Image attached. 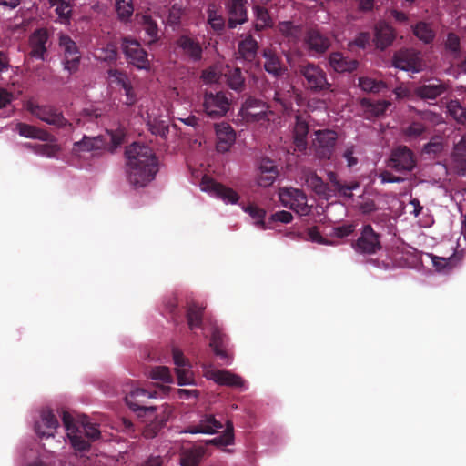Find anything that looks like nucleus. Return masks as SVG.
Returning <instances> with one entry per match:
<instances>
[{
	"instance_id": "28",
	"label": "nucleus",
	"mask_w": 466,
	"mask_h": 466,
	"mask_svg": "<svg viewBox=\"0 0 466 466\" xmlns=\"http://www.w3.org/2000/svg\"><path fill=\"white\" fill-rule=\"evenodd\" d=\"M51 7L57 15V22L63 25H69L72 15V5L66 0H48Z\"/></svg>"
},
{
	"instance_id": "22",
	"label": "nucleus",
	"mask_w": 466,
	"mask_h": 466,
	"mask_svg": "<svg viewBox=\"0 0 466 466\" xmlns=\"http://www.w3.org/2000/svg\"><path fill=\"white\" fill-rule=\"evenodd\" d=\"M48 35L45 29H38L35 31L29 39L31 47V56L37 59H44L46 52V44L47 42Z\"/></svg>"
},
{
	"instance_id": "50",
	"label": "nucleus",
	"mask_w": 466,
	"mask_h": 466,
	"mask_svg": "<svg viewBox=\"0 0 466 466\" xmlns=\"http://www.w3.org/2000/svg\"><path fill=\"white\" fill-rule=\"evenodd\" d=\"M448 112L453 118L460 122L466 121V107H462L458 101H451L447 106Z\"/></svg>"
},
{
	"instance_id": "7",
	"label": "nucleus",
	"mask_w": 466,
	"mask_h": 466,
	"mask_svg": "<svg viewBox=\"0 0 466 466\" xmlns=\"http://www.w3.org/2000/svg\"><path fill=\"white\" fill-rule=\"evenodd\" d=\"M122 49L127 59L137 68L142 70L150 69V61L147 52L141 47L139 42L134 39L124 38Z\"/></svg>"
},
{
	"instance_id": "6",
	"label": "nucleus",
	"mask_w": 466,
	"mask_h": 466,
	"mask_svg": "<svg viewBox=\"0 0 466 466\" xmlns=\"http://www.w3.org/2000/svg\"><path fill=\"white\" fill-rule=\"evenodd\" d=\"M173 361L175 364V372L177 375V384L179 386H195L197 385L195 373L192 370V365L184 356L183 352L175 348L172 350Z\"/></svg>"
},
{
	"instance_id": "13",
	"label": "nucleus",
	"mask_w": 466,
	"mask_h": 466,
	"mask_svg": "<svg viewBox=\"0 0 466 466\" xmlns=\"http://www.w3.org/2000/svg\"><path fill=\"white\" fill-rule=\"evenodd\" d=\"M300 73L305 77L309 87L312 90L329 88L325 72L319 66L308 64L300 66Z\"/></svg>"
},
{
	"instance_id": "61",
	"label": "nucleus",
	"mask_w": 466,
	"mask_h": 466,
	"mask_svg": "<svg viewBox=\"0 0 466 466\" xmlns=\"http://www.w3.org/2000/svg\"><path fill=\"white\" fill-rule=\"evenodd\" d=\"M148 125L152 133L159 135L161 137H165L166 134L168 132V127L165 121H159L156 124L149 122Z\"/></svg>"
},
{
	"instance_id": "47",
	"label": "nucleus",
	"mask_w": 466,
	"mask_h": 466,
	"mask_svg": "<svg viewBox=\"0 0 466 466\" xmlns=\"http://www.w3.org/2000/svg\"><path fill=\"white\" fill-rule=\"evenodd\" d=\"M208 23L214 30H221L224 27V19L215 5H209L208 9Z\"/></svg>"
},
{
	"instance_id": "56",
	"label": "nucleus",
	"mask_w": 466,
	"mask_h": 466,
	"mask_svg": "<svg viewBox=\"0 0 466 466\" xmlns=\"http://www.w3.org/2000/svg\"><path fill=\"white\" fill-rule=\"evenodd\" d=\"M356 225L349 223L332 228L329 235L334 238H343L350 236L355 229Z\"/></svg>"
},
{
	"instance_id": "48",
	"label": "nucleus",
	"mask_w": 466,
	"mask_h": 466,
	"mask_svg": "<svg viewBox=\"0 0 466 466\" xmlns=\"http://www.w3.org/2000/svg\"><path fill=\"white\" fill-rule=\"evenodd\" d=\"M246 213H248L250 218L253 219V222L256 226H259L263 228L264 226V218L266 216V211L262 208H258L254 205H249L243 208Z\"/></svg>"
},
{
	"instance_id": "2",
	"label": "nucleus",
	"mask_w": 466,
	"mask_h": 466,
	"mask_svg": "<svg viewBox=\"0 0 466 466\" xmlns=\"http://www.w3.org/2000/svg\"><path fill=\"white\" fill-rule=\"evenodd\" d=\"M156 392H150L142 388H135L126 397V402L133 410L143 411V416L150 421L144 430L147 438L156 436L160 427L169 419L171 409L168 406H161L156 414L155 407H144L147 399L156 398ZM142 416V414H140Z\"/></svg>"
},
{
	"instance_id": "45",
	"label": "nucleus",
	"mask_w": 466,
	"mask_h": 466,
	"mask_svg": "<svg viewBox=\"0 0 466 466\" xmlns=\"http://www.w3.org/2000/svg\"><path fill=\"white\" fill-rule=\"evenodd\" d=\"M129 81L128 76L124 72L116 69H110L107 72V82L110 86L123 88Z\"/></svg>"
},
{
	"instance_id": "35",
	"label": "nucleus",
	"mask_w": 466,
	"mask_h": 466,
	"mask_svg": "<svg viewBox=\"0 0 466 466\" xmlns=\"http://www.w3.org/2000/svg\"><path fill=\"white\" fill-rule=\"evenodd\" d=\"M445 90L444 86L439 83H430L423 85L416 90L418 96L425 99H434L443 93Z\"/></svg>"
},
{
	"instance_id": "52",
	"label": "nucleus",
	"mask_w": 466,
	"mask_h": 466,
	"mask_svg": "<svg viewBox=\"0 0 466 466\" xmlns=\"http://www.w3.org/2000/svg\"><path fill=\"white\" fill-rule=\"evenodd\" d=\"M203 308L197 305H191L188 309V325L191 329L200 325L202 319Z\"/></svg>"
},
{
	"instance_id": "30",
	"label": "nucleus",
	"mask_w": 466,
	"mask_h": 466,
	"mask_svg": "<svg viewBox=\"0 0 466 466\" xmlns=\"http://www.w3.org/2000/svg\"><path fill=\"white\" fill-rule=\"evenodd\" d=\"M177 45L184 54L190 58L198 60L201 57L202 48L194 39L188 36H181L177 41Z\"/></svg>"
},
{
	"instance_id": "5",
	"label": "nucleus",
	"mask_w": 466,
	"mask_h": 466,
	"mask_svg": "<svg viewBox=\"0 0 466 466\" xmlns=\"http://www.w3.org/2000/svg\"><path fill=\"white\" fill-rule=\"evenodd\" d=\"M83 434L90 441H95L99 438L100 431L96 425L89 420H83L77 428V432H75L73 428L67 426V436L76 451H83L89 446L88 442L82 439Z\"/></svg>"
},
{
	"instance_id": "24",
	"label": "nucleus",
	"mask_w": 466,
	"mask_h": 466,
	"mask_svg": "<svg viewBox=\"0 0 466 466\" xmlns=\"http://www.w3.org/2000/svg\"><path fill=\"white\" fill-rule=\"evenodd\" d=\"M227 7L228 10L230 27H234L247 20V13L243 0H229Z\"/></svg>"
},
{
	"instance_id": "4",
	"label": "nucleus",
	"mask_w": 466,
	"mask_h": 466,
	"mask_svg": "<svg viewBox=\"0 0 466 466\" xmlns=\"http://www.w3.org/2000/svg\"><path fill=\"white\" fill-rule=\"evenodd\" d=\"M279 198L284 207L289 208L300 216H306L310 211L307 198L299 189L282 187L279 190Z\"/></svg>"
},
{
	"instance_id": "10",
	"label": "nucleus",
	"mask_w": 466,
	"mask_h": 466,
	"mask_svg": "<svg viewBox=\"0 0 466 466\" xmlns=\"http://www.w3.org/2000/svg\"><path fill=\"white\" fill-rule=\"evenodd\" d=\"M203 375L206 379L213 380L219 385L236 388L245 387L244 380L237 374L229 370H217L211 365H203Z\"/></svg>"
},
{
	"instance_id": "33",
	"label": "nucleus",
	"mask_w": 466,
	"mask_h": 466,
	"mask_svg": "<svg viewBox=\"0 0 466 466\" xmlns=\"http://www.w3.org/2000/svg\"><path fill=\"white\" fill-rule=\"evenodd\" d=\"M221 425L212 416H207L200 421L198 426L189 428L187 432L212 434Z\"/></svg>"
},
{
	"instance_id": "57",
	"label": "nucleus",
	"mask_w": 466,
	"mask_h": 466,
	"mask_svg": "<svg viewBox=\"0 0 466 466\" xmlns=\"http://www.w3.org/2000/svg\"><path fill=\"white\" fill-rule=\"evenodd\" d=\"M334 187L338 192L346 198L351 197V191L359 188L360 185L358 182H350L348 185H341L339 181H334Z\"/></svg>"
},
{
	"instance_id": "53",
	"label": "nucleus",
	"mask_w": 466,
	"mask_h": 466,
	"mask_svg": "<svg viewBox=\"0 0 466 466\" xmlns=\"http://www.w3.org/2000/svg\"><path fill=\"white\" fill-rule=\"evenodd\" d=\"M97 56L106 62L116 61L117 58L116 46L114 44H107L106 46L100 48Z\"/></svg>"
},
{
	"instance_id": "58",
	"label": "nucleus",
	"mask_w": 466,
	"mask_h": 466,
	"mask_svg": "<svg viewBox=\"0 0 466 466\" xmlns=\"http://www.w3.org/2000/svg\"><path fill=\"white\" fill-rule=\"evenodd\" d=\"M30 466H64V464L60 460H56L53 454H46Z\"/></svg>"
},
{
	"instance_id": "60",
	"label": "nucleus",
	"mask_w": 466,
	"mask_h": 466,
	"mask_svg": "<svg viewBox=\"0 0 466 466\" xmlns=\"http://www.w3.org/2000/svg\"><path fill=\"white\" fill-rule=\"evenodd\" d=\"M459 45L460 42L458 36L454 34H449L445 43L446 49L451 51L452 54L457 55Z\"/></svg>"
},
{
	"instance_id": "8",
	"label": "nucleus",
	"mask_w": 466,
	"mask_h": 466,
	"mask_svg": "<svg viewBox=\"0 0 466 466\" xmlns=\"http://www.w3.org/2000/svg\"><path fill=\"white\" fill-rule=\"evenodd\" d=\"M203 107L211 117H221L230 108V101L223 92H207L204 95Z\"/></svg>"
},
{
	"instance_id": "63",
	"label": "nucleus",
	"mask_w": 466,
	"mask_h": 466,
	"mask_svg": "<svg viewBox=\"0 0 466 466\" xmlns=\"http://www.w3.org/2000/svg\"><path fill=\"white\" fill-rule=\"evenodd\" d=\"M271 219L273 221H279L281 223L287 224L292 221L293 216L290 212L283 210L274 213L271 216Z\"/></svg>"
},
{
	"instance_id": "27",
	"label": "nucleus",
	"mask_w": 466,
	"mask_h": 466,
	"mask_svg": "<svg viewBox=\"0 0 466 466\" xmlns=\"http://www.w3.org/2000/svg\"><path fill=\"white\" fill-rule=\"evenodd\" d=\"M394 39L392 28L386 23L380 22L375 27V43L376 46L384 49L391 44Z\"/></svg>"
},
{
	"instance_id": "15",
	"label": "nucleus",
	"mask_w": 466,
	"mask_h": 466,
	"mask_svg": "<svg viewBox=\"0 0 466 466\" xmlns=\"http://www.w3.org/2000/svg\"><path fill=\"white\" fill-rule=\"evenodd\" d=\"M200 188L211 196L221 198L225 203L235 204L238 200V196L234 190L225 187L208 177H203Z\"/></svg>"
},
{
	"instance_id": "49",
	"label": "nucleus",
	"mask_w": 466,
	"mask_h": 466,
	"mask_svg": "<svg viewBox=\"0 0 466 466\" xmlns=\"http://www.w3.org/2000/svg\"><path fill=\"white\" fill-rule=\"evenodd\" d=\"M362 106L366 108V111L371 115L379 116L385 112L390 103L387 101H379L377 103H371L370 100L363 99Z\"/></svg>"
},
{
	"instance_id": "38",
	"label": "nucleus",
	"mask_w": 466,
	"mask_h": 466,
	"mask_svg": "<svg viewBox=\"0 0 466 466\" xmlns=\"http://www.w3.org/2000/svg\"><path fill=\"white\" fill-rule=\"evenodd\" d=\"M308 186L313 189L318 195L322 198L329 199L330 197L329 189L328 186L316 174H310L307 180Z\"/></svg>"
},
{
	"instance_id": "42",
	"label": "nucleus",
	"mask_w": 466,
	"mask_h": 466,
	"mask_svg": "<svg viewBox=\"0 0 466 466\" xmlns=\"http://www.w3.org/2000/svg\"><path fill=\"white\" fill-rule=\"evenodd\" d=\"M238 50L244 59L251 61L257 51V43L252 38H247L239 44Z\"/></svg>"
},
{
	"instance_id": "37",
	"label": "nucleus",
	"mask_w": 466,
	"mask_h": 466,
	"mask_svg": "<svg viewBox=\"0 0 466 466\" xmlns=\"http://www.w3.org/2000/svg\"><path fill=\"white\" fill-rule=\"evenodd\" d=\"M139 23L143 25V29L145 30L147 36V44H153L157 42L158 39V29L157 24L148 15H146L140 17Z\"/></svg>"
},
{
	"instance_id": "29",
	"label": "nucleus",
	"mask_w": 466,
	"mask_h": 466,
	"mask_svg": "<svg viewBox=\"0 0 466 466\" xmlns=\"http://www.w3.org/2000/svg\"><path fill=\"white\" fill-rule=\"evenodd\" d=\"M329 65L334 71L339 73L351 72L358 66L357 61L348 59L340 53H332L330 55Z\"/></svg>"
},
{
	"instance_id": "43",
	"label": "nucleus",
	"mask_w": 466,
	"mask_h": 466,
	"mask_svg": "<svg viewBox=\"0 0 466 466\" xmlns=\"http://www.w3.org/2000/svg\"><path fill=\"white\" fill-rule=\"evenodd\" d=\"M255 27L257 30H262L272 25L273 22L268 11L262 7L255 8Z\"/></svg>"
},
{
	"instance_id": "18",
	"label": "nucleus",
	"mask_w": 466,
	"mask_h": 466,
	"mask_svg": "<svg viewBox=\"0 0 466 466\" xmlns=\"http://www.w3.org/2000/svg\"><path fill=\"white\" fill-rule=\"evenodd\" d=\"M380 248L379 237L370 226H365L358 238L355 248L363 253H375Z\"/></svg>"
},
{
	"instance_id": "32",
	"label": "nucleus",
	"mask_w": 466,
	"mask_h": 466,
	"mask_svg": "<svg viewBox=\"0 0 466 466\" xmlns=\"http://www.w3.org/2000/svg\"><path fill=\"white\" fill-rule=\"evenodd\" d=\"M204 454L202 448H192L185 450L181 453L180 466H198Z\"/></svg>"
},
{
	"instance_id": "17",
	"label": "nucleus",
	"mask_w": 466,
	"mask_h": 466,
	"mask_svg": "<svg viewBox=\"0 0 466 466\" xmlns=\"http://www.w3.org/2000/svg\"><path fill=\"white\" fill-rule=\"evenodd\" d=\"M268 106L255 99H248L241 107L240 115L246 122H258L267 116Z\"/></svg>"
},
{
	"instance_id": "46",
	"label": "nucleus",
	"mask_w": 466,
	"mask_h": 466,
	"mask_svg": "<svg viewBox=\"0 0 466 466\" xmlns=\"http://www.w3.org/2000/svg\"><path fill=\"white\" fill-rule=\"evenodd\" d=\"M359 86L363 91L371 93H379L386 87L383 82L370 77H360Z\"/></svg>"
},
{
	"instance_id": "59",
	"label": "nucleus",
	"mask_w": 466,
	"mask_h": 466,
	"mask_svg": "<svg viewBox=\"0 0 466 466\" xmlns=\"http://www.w3.org/2000/svg\"><path fill=\"white\" fill-rule=\"evenodd\" d=\"M443 149V142L441 137L432 138L424 147V151L428 154H437Z\"/></svg>"
},
{
	"instance_id": "23",
	"label": "nucleus",
	"mask_w": 466,
	"mask_h": 466,
	"mask_svg": "<svg viewBox=\"0 0 466 466\" xmlns=\"http://www.w3.org/2000/svg\"><path fill=\"white\" fill-rule=\"evenodd\" d=\"M451 167L458 174H464L466 172V138L463 137L455 146L452 154Z\"/></svg>"
},
{
	"instance_id": "40",
	"label": "nucleus",
	"mask_w": 466,
	"mask_h": 466,
	"mask_svg": "<svg viewBox=\"0 0 466 466\" xmlns=\"http://www.w3.org/2000/svg\"><path fill=\"white\" fill-rule=\"evenodd\" d=\"M148 377L154 380L160 381L162 383H172L173 376L170 372V370L167 367L158 366L153 368L149 373Z\"/></svg>"
},
{
	"instance_id": "16",
	"label": "nucleus",
	"mask_w": 466,
	"mask_h": 466,
	"mask_svg": "<svg viewBox=\"0 0 466 466\" xmlns=\"http://www.w3.org/2000/svg\"><path fill=\"white\" fill-rule=\"evenodd\" d=\"M279 176V171L274 162L268 158L260 160L256 176V183L259 187L271 186Z\"/></svg>"
},
{
	"instance_id": "12",
	"label": "nucleus",
	"mask_w": 466,
	"mask_h": 466,
	"mask_svg": "<svg viewBox=\"0 0 466 466\" xmlns=\"http://www.w3.org/2000/svg\"><path fill=\"white\" fill-rule=\"evenodd\" d=\"M393 64L395 67L407 72L418 73L424 68L420 54L413 50H404L397 53Z\"/></svg>"
},
{
	"instance_id": "31",
	"label": "nucleus",
	"mask_w": 466,
	"mask_h": 466,
	"mask_svg": "<svg viewBox=\"0 0 466 466\" xmlns=\"http://www.w3.org/2000/svg\"><path fill=\"white\" fill-rule=\"evenodd\" d=\"M16 130L20 136L26 138L39 139L41 141H49L50 139L48 133L30 125L19 123L16 126Z\"/></svg>"
},
{
	"instance_id": "54",
	"label": "nucleus",
	"mask_w": 466,
	"mask_h": 466,
	"mask_svg": "<svg viewBox=\"0 0 466 466\" xmlns=\"http://www.w3.org/2000/svg\"><path fill=\"white\" fill-rule=\"evenodd\" d=\"M233 427L232 425H228L227 430L221 437L214 438L209 442L218 445V446H227L233 443Z\"/></svg>"
},
{
	"instance_id": "14",
	"label": "nucleus",
	"mask_w": 466,
	"mask_h": 466,
	"mask_svg": "<svg viewBox=\"0 0 466 466\" xmlns=\"http://www.w3.org/2000/svg\"><path fill=\"white\" fill-rule=\"evenodd\" d=\"M26 108L32 115L49 125L63 127L66 124L64 116L52 107L42 106L35 104L33 101H28Z\"/></svg>"
},
{
	"instance_id": "3",
	"label": "nucleus",
	"mask_w": 466,
	"mask_h": 466,
	"mask_svg": "<svg viewBox=\"0 0 466 466\" xmlns=\"http://www.w3.org/2000/svg\"><path fill=\"white\" fill-rule=\"evenodd\" d=\"M123 137L122 130H117L115 133L106 131L105 135L96 137H85L82 141L75 143L74 151L80 153L102 148L113 151L121 144Z\"/></svg>"
},
{
	"instance_id": "39",
	"label": "nucleus",
	"mask_w": 466,
	"mask_h": 466,
	"mask_svg": "<svg viewBox=\"0 0 466 466\" xmlns=\"http://www.w3.org/2000/svg\"><path fill=\"white\" fill-rule=\"evenodd\" d=\"M429 257L431 258V261L436 270L440 272H445L450 270L457 263V258L454 256H451L449 258H442L429 255Z\"/></svg>"
},
{
	"instance_id": "19",
	"label": "nucleus",
	"mask_w": 466,
	"mask_h": 466,
	"mask_svg": "<svg viewBox=\"0 0 466 466\" xmlns=\"http://www.w3.org/2000/svg\"><path fill=\"white\" fill-rule=\"evenodd\" d=\"M390 165L398 171H410L415 167V160L411 151L401 147L392 153Z\"/></svg>"
},
{
	"instance_id": "51",
	"label": "nucleus",
	"mask_w": 466,
	"mask_h": 466,
	"mask_svg": "<svg viewBox=\"0 0 466 466\" xmlns=\"http://www.w3.org/2000/svg\"><path fill=\"white\" fill-rule=\"evenodd\" d=\"M264 56L266 58V61H265L266 71L270 74H273V75H278L281 70V66H280V63H279V59L270 51H266L264 53Z\"/></svg>"
},
{
	"instance_id": "36",
	"label": "nucleus",
	"mask_w": 466,
	"mask_h": 466,
	"mask_svg": "<svg viewBox=\"0 0 466 466\" xmlns=\"http://www.w3.org/2000/svg\"><path fill=\"white\" fill-rule=\"evenodd\" d=\"M26 147L33 150L36 155L47 157H54L60 151L59 146L52 141L47 144H26Z\"/></svg>"
},
{
	"instance_id": "62",
	"label": "nucleus",
	"mask_w": 466,
	"mask_h": 466,
	"mask_svg": "<svg viewBox=\"0 0 466 466\" xmlns=\"http://www.w3.org/2000/svg\"><path fill=\"white\" fill-rule=\"evenodd\" d=\"M122 89L124 90L125 96H126L125 104H127V105L135 104V102L137 100V96H136V93L133 89V86L131 85V82L129 81V83H127Z\"/></svg>"
},
{
	"instance_id": "55",
	"label": "nucleus",
	"mask_w": 466,
	"mask_h": 466,
	"mask_svg": "<svg viewBox=\"0 0 466 466\" xmlns=\"http://www.w3.org/2000/svg\"><path fill=\"white\" fill-rule=\"evenodd\" d=\"M225 76H228V86L234 90H240L243 84L244 78L241 76V73L238 68H236L232 73L227 74Z\"/></svg>"
},
{
	"instance_id": "26",
	"label": "nucleus",
	"mask_w": 466,
	"mask_h": 466,
	"mask_svg": "<svg viewBox=\"0 0 466 466\" xmlns=\"http://www.w3.org/2000/svg\"><path fill=\"white\" fill-rule=\"evenodd\" d=\"M305 43L309 50L317 53L325 52L330 46L329 39L315 30L308 33Z\"/></svg>"
},
{
	"instance_id": "64",
	"label": "nucleus",
	"mask_w": 466,
	"mask_h": 466,
	"mask_svg": "<svg viewBox=\"0 0 466 466\" xmlns=\"http://www.w3.org/2000/svg\"><path fill=\"white\" fill-rule=\"evenodd\" d=\"M424 131V127L420 123H413L405 131L407 137L413 138L420 136Z\"/></svg>"
},
{
	"instance_id": "21",
	"label": "nucleus",
	"mask_w": 466,
	"mask_h": 466,
	"mask_svg": "<svg viewBox=\"0 0 466 466\" xmlns=\"http://www.w3.org/2000/svg\"><path fill=\"white\" fill-rule=\"evenodd\" d=\"M58 421L50 410H45L41 414L40 420L35 424V431L40 437L54 436Z\"/></svg>"
},
{
	"instance_id": "44",
	"label": "nucleus",
	"mask_w": 466,
	"mask_h": 466,
	"mask_svg": "<svg viewBox=\"0 0 466 466\" xmlns=\"http://www.w3.org/2000/svg\"><path fill=\"white\" fill-rule=\"evenodd\" d=\"M116 9L121 20H128L134 12L132 0H116Z\"/></svg>"
},
{
	"instance_id": "9",
	"label": "nucleus",
	"mask_w": 466,
	"mask_h": 466,
	"mask_svg": "<svg viewBox=\"0 0 466 466\" xmlns=\"http://www.w3.org/2000/svg\"><path fill=\"white\" fill-rule=\"evenodd\" d=\"M313 147L318 157L321 159H329L331 157L337 133L333 130H318L314 133Z\"/></svg>"
},
{
	"instance_id": "20",
	"label": "nucleus",
	"mask_w": 466,
	"mask_h": 466,
	"mask_svg": "<svg viewBox=\"0 0 466 466\" xmlns=\"http://www.w3.org/2000/svg\"><path fill=\"white\" fill-rule=\"evenodd\" d=\"M217 149L220 152H227L236 140V134L230 125L220 123L216 126Z\"/></svg>"
},
{
	"instance_id": "41",
	"label": "nucleus",
	"mask_w": 466,
	"mask_h": 466,
	"mask_svg": "<svg viewBox=\"0 0 466 466\" xmlns=\"http://www.w3.org/2000/svg\"><path fill=\"white\" fill-rule=\"evenodd\" d=\"M414 35L422 42L430 43L434 38V32L431 26L423 22L417 24L413 29Z\"/></svg>"
},
{
	"instance_id": "25",
	"label": "nucleus",
	"mask_w": 466,
	"mask_h": 466,
	"mask_svg": "<svg viewBox=\"0 0 466 466\" xmlns=\"http://www.w3.org/2000/svg\"><path fill=\"white\" fill-rule=\"evenodd\" d=\"M309 132V127L306 120L300 116H296V124L293 128V139L296 149L303 151L307 147V135Z\"/></svg>"
},
{
	"instance_id": "11",
	"label": "nucleus",
	"mask_w": 466,
	"mask_h": 466,
	"mask_svg": "<svg viewBox=\"0 0 466 466\" xmlns=\"http://www.w3.org/2000/svg\"><path fill=\"white\" fill-rule=\"evenodd\" d=\"M59 47L64 54V67L70 73L76 72L80 63V55L76 44L67 35L59 34Z\"/></svg>"
},
{
	"instance_id": "1",
	"label": "nucleus",
	"mask_w": 466,
	"mask_h": 466,
	"mask_svg": "<svg viewBox=\"0 0 466 466\" xmlns=\"http://www.w3.org/2000/svg\"><path fill=\"white\" fill-rule=\"evenodd\" d=\"M126 172L135 187H144L157 172V160L153 150L145 145L133 143L126 149Z\"/></svg>"
},
{
	"instance_id": "34",
	"label": "nucleus",
	"mask_w": 466,
	"mask_h": 466,
	"mask_svg": "<svg viewBox=\"0 0 466 466\" xmlns=\"http://www.w3.org/2000/svg\"><path fill=\"white\" fill-rule=\"evenodd\" d=\"M223 74H225L223 66L216 64L203 70L200 78L204 84L213 85L219 82Z\"/></svg>"
}]
</instances>
